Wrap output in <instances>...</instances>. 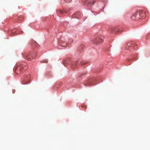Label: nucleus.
<instances>
[{
    "mask_svg": "<svg viewBox=\"0 0 150 150\" xmlns=\"http://www.w3.org/2000/svg\"><path fill=\"white\" fill-rule=\"evenodd\" d=\"M81 106L82 107H84L85 109H86L87 108V106L86 105L84 106V105H82Z\"/></svg>",
    "mask_w": 150,
    "mask_h": 150,
    "instance_id": "obj_17",
    "label": "nucleus"
},
{
    "mask_svg": "<svg viewBox=\"0 0 150 150\" xmlns=\"http://www.w3.org/2000/svg\"><path fill=\"white\" fill-rule=\"evenodd\" d=\"M86 63L83 61H81L80 63V65H82L83 64H85Z\"/></svg>",
    "mask_w": 150,
    "mask_h": 150,
    "instance_id": "obj_14",
    "label": "nucleus"
},
{
    "mask_svg": "<svg viewBox=\"0 0 150 150\" xmlns=\"http://www.w3.org/2000/svg\"><path fill=\"white\" fill-rule=\"evenodd\" d=\"M72 0H65V1L67 3H69Z\"/></svg>",
    "mask_w": 150,
    "mask_h": 150,
    "instance_id": "obj_16",
    "label": "nucleus"
},
{
    "mask_svg": "<svg viewBox=\"0 0 150 150\" xmlns=\"http://www.w3.org/2000/svg\"><path fill=\"white\" fill-rule=\"evenodd\" d=\"M27 68L28 67L25 64L21 63L14 69V71L17 74H20L25 71Z\"/></svg>",
    "mask_w": 150,
    "mask_h": 150,
    "instance_id": "obj_1",
    "label": "nucleus"
},
{
    "mask_svg": "<svg viewBox=\"0 0 150 150\" xmlns=\"http://www.w3.org/2000/svg\"><path fill=\"white\" fill-rule=\"evenodd\" d=\"M81 14L79 12H77L75 14V16L77 18H79L81 16Z\"/></svg>",
    "mask_w": 150,
    "mask_h": 150,
    "instance_id": "obj_12",
    "label": "nucleus"
},
{
    "mask_svg": "<svg viewBox=\"0 0 150 150\" xmlns=\"http://www.w3.org/2000/svg\"><path fill=\"white\" fill-rule=\"evenodd\" d=\"M96 2V0H93L92 1H87L86 2L85 4L88 6H91L94 4Z\"/></svg>",
    "mask_w": 150,
    "mask_h": 150,
    "instance_id": "obj_8",
    "label": "nucleus"
},
{
    "mask_svg": "<svg viewBox=\"0 0 150 150\" xmlns=\"http://www.w3.org/2000/svg\"><path fill=\"white\" fill-rule=\"evenodd\" d=\"M131 45V44L130 43H129L127 44V45H126V49H127Z\"/></svg>",
    "mask_w": 150,
    "mask_h": 150,
    "instance_id": "obj_13",
    "label": "nucleus"
},
{
    "mask_svg": "<svg viewBox=\"0 0 150 150\" xmlns=\"http://www.w3.org/2000/svg\"><path fill=\"white\" fill-rule=\"evenodd\" d=\"M110 30L111 32L113 33H115V34H117L121 31L118 29H116L113 28H111L110 29Z\"/></svg>",
    "mask_w": 150,
    "mask_h": 150,
    "instance_id": "obj_9",
    "label": "nucleus"
},
{
    "mask_svg": "<svg viewBox=\"0 0 150 150\" xmlns=\"http://www.w3.org/2000/svg\"><path fill=\"white\" fill-rule=\"evenodd\" d=\"M23 56L25 58H26L27 60L29 61L32 60L33 57L31 56L30 53H27L23 55Z\"/></svg>",
    "mask_w": 150,
    "mask_h": 150,
    "instance_id": "obj_5",
    "label": "nucleus"
},
{
    "mask_svg": "<svg viewBox=\"0 0 150 150\" xmlns=\"http://www.w3.org/2000/svg\"><path fill=\"white\" fill-rule=\"evenodd\" d=\"M137 12L139 13L140 19L144 18L146 16V13L145 11L142 10L137 11Z\"/></svg>",
    "mask_w": 150,
    "mask_h": 150,
    "instance_id": "obj_6",
    "label": "nucleus"
},
{
    "mask_svg": "<svg viewBox=\"0 0 150 150\" xmlns=\"http://www.w3.org/2000/svg\"><path fill=\"white\" fill-rule=\"evenodd\" d=\"M103 40L100 38L98 37L94 39L92 41V43L95 45H98L102 42Z\"/></svg>",
    "mask_w": 150,
    "mask_h": 150,
    "instance_id": "obj_2",
    "label": "nucleus"
},
{
    "mask_svg": "<svg viewBox=\"0 0 150 150\" xmlns=\"http://www.w3.org/2000/svg\"><path fill=\"white\" fill-rule=\"evenodd\" d=\"M96 2V0H93L92 1H87L86 2L85 4L88 6H91L94 4Z\"/></svg>",
    "mask_w": 150,
    "mask_h": 150,
    "instance_id": "obj_7",
    "label": "nucleus"
},
{
    "mask_svg": "<svg viewBox=\"0 0 150 150\" xmlns=\"http://www.w3.org/2000/svg\"><path fill=\"white\" fill-rule=\"evenodd\" d=\"M78 65V61H75L73 62L72 64V67L73 68H76Z\"/></svg>",
    "mask_w": 150,
    "mask_h": 150,
    "instance_id": "obj_11",
    "label": "nucleus"
},
{
    "mask_svg": "<svg viewBox=\"0 0 150 150\" xmlns=\"http://www.w3.org/2000/svg\"><path fill=\"white\" fill-rule=\"evenodd\" d=\"M44 62L45 63H47L48 62V61L47 60H45L44 61Z\"/></svg>",
    "mask_w": 150,
    "mask_h": 150,
    "instance_id": "obj_18",
    "label": "nucleus"
},
{
    "mask_svg": "<svg viewBox=\"0 0 150 150\" xmlns=\"http://www.w3.org/2000/svg\"><path fill=\"white\" fill-rule=\"evenodd\" d=\"M131 18L133 20H138L140 19L139 13L136 11L135 12L131 17Z\"/></svg>",
    "mask_w": 150,
    "mask_h": 150,
    "instance_id": "obj_3",
    "label": "nucleus"
},
{
    "mask_svg": "<svg viewBox=\"0 0 150 150\" xmlns=\"http://www.w3.org/2000/svg\"><path fill=\"white\" fill-rule=\"evenodd\" d=\"M71 60L70 58H68L65 59L64 62V65L68 64L70 63V61Z\"/></svg>",
    "mask_w": 150,
    "mask_h": 150,
    "instance_id": "obj_10",
    "label": "nucleus"
},
{
    "mask_svg": "<svg viewBox=\"0 0 150 150\" xmlns=\"http://www.w3.org/2000/svg\"><path fill=\"white\" fill-rule=\"evenodd\" d=\"M30 78V75L25 76L24 77V80L23 81V84H26L29 83V81Z\"/></svg>",
    "mask_w": 150,
    "mask_h": 150,
    "instance_id": "obj_4",
    "label": "nucleus"
},
{
    "mask_svg": "<svg viewBox=\"0 0 150 150\" xmlns=\"http://www.w3.org/2000/svg\"><path fill=\"white\" fill-rule=\"evenodd\" d=\"M59 12L61 14L64 13V11L62 10H59Z\"/></svg>",
    "mask_w": 150,
    "mask_h": 150,
    "instance_id": "obj_15",
    "label": "nucleus"
}]
</instances>
